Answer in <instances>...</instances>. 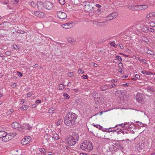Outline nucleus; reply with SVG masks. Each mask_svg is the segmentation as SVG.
Returning <instances> with one entry per match:
<instances>
[{
  "label": "nucleus",
  "mask_w": 155,
  "mask_h": 155,
  "mask_svg": "<svg viewBox=\"0 0 155 155\" xmlns=\"http://www.w3.org/2000/svg\"><path fill=\"white\" fill-rule=\"evenodd\" d=\"M77 117V115L75 113H68L65 117L64 123L68 126H71L74 123Z\"/></svg>",
  "instance_id": "obj_1"
},
{
  "label": "nucleus",
  "mask_w": 155,
  "mask_h": 155,
  "mask_svg": "<svg viewBox=\"0 0 155 155\" xmlns=\"http://www.w3.org/2000/svg\"><path fill=\"white\" fill-rule=\"evenodd\" d=\"M25 100H22L21 101V104H23L25 102Z\"/></svg>",
  "instance_id": "obj_63"
},
{
  "label": "nucleus",
  "mask_w": 155,
  "mask_h": 155,
  "mask_svg": "<svg viewBox=\"0 0 155 155\" xmlns=\"http://www.w3.org/2000/svg\"><path fill=\"white\" fill-rule=\"evenodd\" d=\"M23 128L24 129H28L29 130L31 129V127L29 124L25 123L23 124L22 126Z\"/></svg>",
  "instance_id": "obj_13"
},
{
  "label": "nucleus",
  "mask_w": 155,
  "mask_h": 155,
  "mask_svg": "<svg viewBox=\"0 0 155 155\" xmlns=\"http://www.w3.org/2000/svg\"><path fill=\"white\" fill-rule=\"evenodd\" d=\"M82 78L83 79H87L88 77L87 75H83L81 76Z\"/></svg>",
  "instance_id": "obj_46"
},
{
  "label": "nucleus",
  "mask_w": 155,
  "mask_h": 155,
  "mask_svg": "<svg viewBox=\"0 0 155 155\" xmlns=\"http://www.w3.org/2000/svg\"><path fill=\"white\" fill-rule=\"evenodd\" d=\"M116 58H117L119 61L121 62L122 61V58L120 57L118 55H117L115 57Z\"/></svg>",
  "instance_id": "obj_34"
},
{
  "label": "nucleus",
  "mask_w": 155,
  "mask_h": 155,
  "mask_svg": "<svg viewBox=\"0 0 155 155\" xmlns=\"http://www.w3.org/2000/svg\"><path fill=\"white\" fill-rule=\"evenodd\" d=\"M151 73L150 72L148 71H145V74L147 75H150Z\"/></svg>",
  "instance_id": "obj_52"
},
{
  "label": "nucleus",
  "mask_w": 155,
  "mask_h": 155,
  "mask_svg": "<svg viewBox=\"0 0 155 155\" xmlns=\"http://www.w3.org/2000/svg\"><path fill=\"white\" fill-rule=\"evenodd\" d=\"M54 111V109L53 108H51L48 110V112L49 113L52 114Z\"/></svg>",
  "instance_id": "obj_29"
},
{
  "label": "nucleus",
  "mask_w": 155,
  "mask_h": 155,
  "mask_svg": "<svg viewBox=\"0 0 155 155\" xmlns=\"http://www.w3.org/2000/svg\"><path fill=\"white\" fill-rule=\"evenodd\" d=\"M93 24L99 26H102L104 24L103 22H100L96 21H94Z\"/></svg>",
  "instance_id": "obj_21"
},
{
  "label": "nucleus",
  "mask_w": 155,
  "mask_h": 155,
  "mask_svg": "<svg viewBox=\"0 0 155 155\" xmlns=\"http://www.w3.org/2000/svg\"><path fill=\"white\" fill-rule=\"evenodd\" d=\"M140 26L141 27V30L142 31L145 32V33H147L148 32V27H147L145 26L142 25H143V23L142 22H141L140 23Z\"/></svg>",
  "instance_id": "obj_10"
},
{
  "label": "nucleus",
  "mask_w": 155,
  "mask_h": 155,
  "mask_svg": "<svg viewBox=\"0 0 155 155\" xmlns=\"http://www.w3.org/2000/svg\"><path fill=\"white\" fill-rule=\"evenodd\" d=\"M57 15L59 18L62 19H65L67 17V15L65 13L61 11L58 12L57 13Z\"/></svg>",
  "instance_id": "obj_8"
},
{
  "label": "nucleus",
  "mask_w": 155,
  "mask_h": 155,
  "mask_svg": "<svg viewBox=\"0 0 155 155\" xmlns=\"http://www.w3.org/2000/svg\"><path fill=\"white\" fill-rule=\"evenodd\" d=\"M147 53L151 55H152L153 54V52L151 51H150Z\"/></svg>",
  "instance_id": "obj_64"
},
{
  "label": "nucleus",
  "mask_w": 155,
  "mask_h": 155,
  "mask_svg": "<svg viewBox=\"0 0 155 155\" xmlns=\"http://www.w3.org/2000/svg\"><path fill=\"white\" fill-rule=\"evenodd\" d=\"M143 95L142 93H137L136 96L137 101L139 103L143 104L144 103L143 100Z\"/></svg>",
  "instance_id": "obj_4"
},
{
  "label": "nucleus",
  "mask_w": 155,
  "mask_h": 155,
  "mask_svg": "<svg viewBox=\"0 0 155 155\" xmlns=\"http://www.w3.org/2000/svg\"><path fill=\"white\" fill-rule=\"evenodd\" d=\"M31 94H32L31 93H30V92L28 93L27 94L28 97H30L31 95Z\"/></svg>",
  "instance_id": "obj_60"
},
{
  "label": "nucleus",
  "mask_w": 155,
  "mask_h": 155,
  "mask_svg": "<svg viewBox=\"0 0 155 155\" xmlns=\"http://www.w3.org/2000/svg\"><path fill=\"white\" fill-rule=\"evenodd\" d=\"M52 138L54 139V140H57L59 139V136L57 134L54 133L53 134Z\"/></svg>",
  "instance_id": "obj_20"
},
{
  "label": "nucleus",
  "mask_w": 155,
  "mask_h": 155,
  "mask_svg": "<svg viewBox=\"0 0 155 155\" xmlns=\"http://www.w3.org/2000/svg\"><path fill=\"white\" fill-rule=\"evenodd\" d=\"M34 14L38 17L41 18L43 17L45 15V14L44 13L39 11L35 12Z\"/></svg>",
  "instance_id": "obj_9"
},
{
  "label": "nucleus",
  "mask_w": 155,
  "mask_h": 155,
  "mask_svg": "<svg viewBox=\"0 0 155 155\" xmlns=\"http://www.w3.org/2000/svg\"><path fill=\"white\" fill-rule=\"evenodd\" d=\"M136 59L137 60L139 61L140 62L144 63H145V61L143 59H140L139 57H137L136 58Z\"/></svg>",
  "instance_id": "obj_26"
},
{
  "label": "nucleus",
  "mask_w": 155,
  "mask_h": 155,
  "mask_svg": "<svg viewBox=\"0 0 155 155\" xmlns=\"http://www.w3.org/2000/svg\"><path fill=\"white\" fill-rule=\"evenodd\" d=\"M110 45L111 46L114 47V48H117V45H116L114 42H111L110 43Z\"/></svg>",
  "instance_id": "obj_31"
},
{
  "label": "nucleus",
  "mask_w": 155,
  "mask_h": 155,
  "mask_svg": "<svg viewBox=\"0 0 155 155\" xmlns=\"http://www.w3.org/2000/svg\"><path fill=\"white\" fill-rule=\"evenodd\" d=\"M68 41L71 44H73L74 41L73 39L71 38H68L67 39Z\"/></svg>",
  "instance_id": "obj_25"
},
{
  "label": "nucleus",
  "mask_w": 155,
  "mask_h": 155,
  "mask_svg": "<svg viewBox=\"0 0 155 155\" xmlns=\"http://www.w3.org/2000/svg\"><path fill=\"white\" fill-rule=\"evenodd\" d=\"M74 75L73 73L72 72H70L68 73V75L69 77H72Z\"/></svg>",
  "instance_id": "obj_45"
},
{
  "label": "nucleus",
  "mask_w": 155,
  "mask_h": 155,
  "mask_svg": "<svg viewBox=\"0 0 155 155\" xmlns=\"http://www.w3.org/2000/svg\"><path fill=\"white\" fill-rule=\"evenodd\" d=\"M118 66L119 67L121 68V67H123V64L122 63L120 62L118 64Z\"/></svg>",
  "instance_id": "obj_54"
},
{
  "label": "nucleus",
  "mask_w": 155,
  "mask_h": 155,
  "mask_svg": "<svg viewBox=\"0 0 155 155\" xmlns=\"http://www.w3.org/2000/svg\"><path fill=\"white\" fill-rule=\"evenodd\" d=\"M14 111V110L13 109H11L8 111V114H10L13 113Z\"/></svg>",
  "instance_id": "obj_41"
},
{
  "label": "nucleus",
  "mask_w": 155,
  "mask_h": 155,
  "mask_svg": "<svg viewBox=\"0 0 155 155\" xmlns=\"http://www.w3.org/2000/svg\"><path fill=\"white\" fill-rule=\"evenodd\" d=\"M44 7L47 9L51 10L53 8V5L50 2L46 1L44 3Z\"/></svg>",
  "instance_id": "obj_5"
},
{
  "label": "nucleus",
  "mask_w": 155,
  "mask_h": 155,
  "mask_svg": "<svg viewBox=\"0 0 155 155\" xmlns=\"http://www.w3.org/2000/svg\"><path fill=\"white\" fill-rule=\"evenodd\" d=\"M135 77L137 79H139L140 78V76L139 74H136L135 75Z\"/></svg>",
  "instance_id": "obj_59"
},
{
  "label": "nucleus",
  "mask_w": 155,
  "mask_h": 155,
  "mask_svg": "<svg viewBox=\"0 0 155 155\" xmlns=\"http://www.w3.org/2000/svg\"><path fill=\"white\" fill-rule=\"evenodd\" d=\"M19 0H12V3L14 5L16 4L18 2Z\"/></svg>",
  "instance_id": "obj_35"
},
{
  "label": "nucleus",
  "mask_w": 155,
  "mask_h": 155,
  "mask_svg": "<svg viewBox=\"0 0 155 155\" xmlns=\"http://www.w3.org/2000/svg\"><path fill=\"white\" fill-rule=\"evenodd\" d=\"M150 16L152 18L153 17H155V12H153L150 13Z\"/></svg>",
  "instance_id": "obj_43"
},
{
  "label": "nucleus",
  "mask_w": 155,
  "mask_h": 155,
  "mask_svg": "<svg viewBox=\"0 0 155 155\" xmlns=\"http://www.w3.org/2000/svg\"><path fill=\"white\" fill-rule=\"evenodd\" d=\"M94 126L97 128H98L100 130H101L102 128H103V127L102 126L98 124L94 125Z\"/></svg>",
  "instance_id": "obj_30"
},
{
  "label": "nucleus",
  "mask_w": 155,
  "mask_h": 155,
  "mask_svg": "<svg viewBox=\"0 0 155 155\" xmlns=\"http://www.w3.org/2000/svg\"><path fill=\"white\" fill-rule=\"evenodd\" d=\"M129 9L132 10H140L139 5H135L130 7Z\"/></svg>",
  "instance_id": "obj_12"
},
{
  "label": "nucleus",
  "mask_w": 155,
  "mask_h": 155,
  "mask_svg": "<svg viewBox=\"0 0 155 155\" xmlns=\"http://www.w3.org/2000/svg\"><path fill=\"white\" fill-rule=\"evenodd\" d=\"M11 86L13 87H15L17 86V85L16 83H14L12 84Z\"/></svg>",
  "instance_id": "obj_62"
},
{
  "label": "nucleus",
  "mask_w": 155,
  "mask_h": 155,
  "mask_svg": "<svg viewBox=\"0 0 155 155\" xmlns=\"http://www.w3.org/2000/svg\"><path fill=\"white\" fill-rule=\"evenodd\" d=\"M21 126V125L16 122H13L12 124V127L15 129L17 128L18 127V126Z\"/></svg>",
  "instance_id": "obj_15"
},
{
  "label": "nucleus",
  "mask_w": 155,
  "mask_h": 155,
  "mask_svg": "<svg viewBox=\"0 0 155 155\" xmlns=\"http://www.w3.org/2000/svg\"><path fill=\"white\" fill-rule=\"evenodd\" d=\"M148 32L149 31H151L152 32H153L154 31V29L153 28H148Z\"/></svg>",
  "instance_id": "obj_42"
},
{
  "label": "nucleus",
  "mask_w": 155,
  "mask_h": 155,
  "mask_svg": "<svg viewBox=\"0 0 155 155\" xmlns=\"http://www.w3.org/2000/svg\"><path fill=\"white\" fill-rule=\"evenodd\" d=\"M5 134V132L4 131H0V138H2L4 135Z\"/></svg>",
  "instance_id": "obj_28"
},
{
  "label": "nucleus",
  "mask_w": 155,
  "mask_h": 155,
  "mask_svg": "<svg viewBox=\"0 0 155 155\" xmlns=\"http://www.w3.org/2000/svg\"><path fill=\"white\" fill-rule=\"evenodd\" d=\"M133 28H134V27H133L132 28H130L128 29V30L127 31V36H128L129 35L132 34V32L134 33V31L133 30Z\"/></svg>",
  "instance_id": "obj_14"
},
{
  "label": "nucleus",
  "mask_w": 155,
  "mask_h": 155,
  "mask_svg": "<svg viewBox=\"0 0 155 155\" xmlns=\"http://www.w3.org/2000/svg\"><path fill=\"white\" fill-rule=\"evenodd\" d=\"M4 134L5 135H4L2 138V140L3 141L6 142L12 139V137H11L9 134H7V132H5V134Z\"/></svg>",
  "instance_id": "obj_7"
},
{
  "label": "nucleus",
  "mask_w": 155,
  "mask_h": 155,
  "mask_svg": "<svg viewBox=\"0 0 155 155\" xmlns=\"http://www.w3.org/2000/svg\"><path fill=\"white\" fill-rule=\"evenodd\" d=\"M78 72V73L79 74H83L84 73V71L82 70L81 69H80L79 70Z\"/></svg>",
  "instance_id": "obj_47"
},
{
  "label": "nucleus",
  "mask_w": 155,
  "mask_h": 155,
  "mask_svg": "<svg viewBox=\"0 0 155 155\" xmlns=\"http://www.w3.org/2000/svg\"><path fill=\"white\" fill-rule=\"evenodd\" d=\"M107 18H108V20H111L113 19L112 18V17H111L110 15V14H109L107 16Z\"/></svg>",
  "instance_id": "obj_55"
},
{
  "label": "nucleus",
  "mask_w": 155,
  "mask_h": 155,
  "mask_svg": "<svg viewBox=\"0 0 155 155\" xmlns=\"http://www.w3.org/2000/svg\"><path fill=\"white\" fill-rule=\"evenodd\" d=\"M41 102V100H37L35 101V103L36 104H40Z\"/></svg>",
  "instance_id": "obj_50"
},
{
  "label": "nucleus",
  "mask_w": 155,
  "mask_h": 155,
  "mask_svg": "<svg viewBox=\"0 0 155 155\" xmlns=\"http://www.w3.org/2000/svg\"><path fill=\"white\" fill-rule=\"evenodd\" d=\"M110 81L112 83L117 82V81L116 80L112 79V80H111Z\"/></svg>",
  "instance_id": "obj_58"
},
{
  "label": "nucleus",
  "mask_w": 155,
  "mask_h": 155,
  "mask_svg": "<svg viewBox=\"0 0 155 155\" xmlns=\"http://www.w3.org/2000/svg\"><path fill=\"white\" fill-rule=\"evenodd\" d=\"M9 1L8 0H5L3 2V4H8Z\"/></svg>",
  "instance_id": "obj_53"
},
{
  "label": "nucleus",
  "mask_w": 155,
  "mask_h": 155,
  "mask_svg": "<svg viewBox=\"0 0 155 155\" xmlns=\"http://www.w3.org/2000/svg\"><path fill=\"white\" fill-rule=\"evenodd\" d=\"M118 46L119 47L123 49L124 48L123 46H122L121 45H120L119 44H117V46Z\"/></svg>",
  "instance_id": "obj_56"
},
{
  "label": "nucleus",
  "mask_w": 155,
  "mask_h": 155,
  "mask_svg": "<svg viewBox=\"0 0 155 155\" xmlns=\"http://www.w3.org/2000/svg\"><path fill=\"white\" fill-rule=\"evenodd\" d=\"M17 129L20 132H22L23 131V128L21 127V126H18V127L17 128Z\"/></svg>",
  "instance_id": "obj_37"
},
{
  "label": "nucleus",
  "mask_w": 155,
  "mask_h": 155,
  "mask_svg": "<svg viewBox=\"0 0 155 155\" xmlns=\"http://www.w3.org/2000/svg\"><path fill=\"white\" fill-rule=\"evenodd\" d=\"M65 87V86L62 84H60L58 86V89L60 90H61L64 89Z\"/></svg>",
  "instance_id": "obj_23"
},
{
  "label": "nucleus",
  "mask_w": 155,
  "mask_h": 155,
  "mask_svg": "<svg viewBox=\"0 0 155 155\" xmlns=\"http://www.w3.org/2000/svg\"><path fill=\"white\" fill-rule=\"evenodd\" d=\"M17 75L19 77H22V74L21 73V72L18 71L17 72Z\"/></svg>",
  "instance_id": "obj_51"
},
{
  "label": "nucleus",
  "mask_w": 155,
  "mask_h": 155,
  "mask_svg": "<svg viewBox=\"0 0 155 155\" xmlns=\"http://www.w3.org/2000/svg\"><path fill=\"white\" fill-rule=\"evenodd\" d=\"M59 2L61 5H64L65 3L64 0H58Z\"/></svg>",
  "instance_id": "obj_38"
},
{
  "label": "nucleus",
  "mask_w": 155,
  "mask_h": 155,
  "mask_svg": "<svg viewBox=\"0 0 155 155\" xmlns=\"http://www.w3.org/2000/svg\"><path fill=\"white\" fill-rule=\"evenodd\" d=\"M71 25V24L70 23H68L67 24H65L62 25L61 26L64 28H69L71 27L70 26Z\"/></svg>",
  "instance_id": "obj_18"
},
{
  "label": "nucleus",
  "mask_w": 155,
  "mask_h": 155,
  "mask_svg": "<svg viewBox=\"0 0 155 155\" xmlns=\"http://www.w3.org/2000/svg\"><path fill=\"white\" fill-rule=\"evenodd\" d=\"M5 54L6 55H10L11 54V52L9 51H7L5 52Z\"/></svg>",
  "instance_id": "obj_48"
},
{
  "label": "nucleus",
  "mask_w": 155,
  "mask_h": 155,
  "mask_svg": "<svg viewBox=\"0 0 155 155\" xmlns=\"http://www.w3.org/2000/svg\"><path fill=\"white\" fill-rule=\"evenodd\" d=\"M31 4L32 6L35 7L36 5V3L33 1H32L31 2Z\"/></svg>",
  "instance_id": "obj_39"
},
{
  "label": "nucleus",
  "mask_w": 155,
  "mask_h": 155,
  "mask_svg": "<svg viewBox=\"0 0 155 155\" xmlns=\"http://www.w3.org/2000/svg\"><path fill=\"white\" fill-rule=\"evenodd\" d=\"M63 96L65 97V98L67 99H68L70 97V96L67 93L64 94Z\"/></svg>",
  "instance_id": "obj_27"
},
{
  "label": "nucleus",
  "mask_w": 155,
  "mask_h": 155,
  "mask_svg": "<svg viewBox=\"0 0 155 155\" xmlns=\"http://www.w3.org/2000/svg\"><path fill=\"white\" fill-rule=\"evenodd\" d=\"M139 6L140 10H144L147 8L148 7V5H140Z\"/></svg>",
  "instance_id": "obj_16"
},
{
  "label": "nucleus",
  "mask_w": 155,
  "mask_h": 155,
  "mask_svg": "<svg viewBox=\"0 0 155 155\" xmlns=\"http://www.w3.org/2000/svg\"><path fill=\"white\" fill-rule=\"evenodd\" d=\"M125 125L124 124H119L118 125H116L114 127V128L116 127H119V126H121L122 128H124L125 127ZM113 128H114V127H113Z\"/></svg>",
  "instance_id": "obj_32"
},
{
  "label": "nucleus",
  "mask_w": 155,
  "mask_h": 155,
  "mask_svg": "<svg viewBox=\"0 0 155 155\" xmlns=\"http://www.w3.org/2000/svg\"><path fill=\"white\" fill-rule=\"evenodd\" d=\"M40 151L41 152H43V153L45 152V151L44 148H41L40 149Z\"/></svg>",
  "instance_id": "obj_57"
},
{
  "label": "nucleus",
  "mask_w": 155,
  "mask_h": 155,
  "mask_svg": "<svg viewBox=\"0 0 155 155\" xmlns=\"http://www.w3.org/2000/svg\"><path fill=\"white\" fill-rule=\"evenodd\" d=\"M146 18L147 19H149L148 20H153V18H152L150 16V14H149L147 15L146 16Z\"/></svg>",
  "instance_id": "obj_33"
},
{
  "label": "nucleus",
  "mask_w": 155,
  "mask_h": 155,
  "mask_svg": "<svg viewBox=\"0 0 155 155\" xmlns=\"http://www.w3.org/2000/svg\"><path fill=\"white\" fill-rule=\"evenodd\" d=\"M123 85L124 86H127V87H128V86H129V83L124 84H123Z\"/></svg>",
  "instance_id": "obj_61"
},
{
  "label": "nucleus",
  "mask_w": 155,
  "mask_h": 155,
  "mask_svg": "<svg viewBox=\"0 0 155 155\" xmlns=\"http://www.w3.org/2000/svg\"><path fill=\"white\" fill-rule=\"evenodd\" d=\"M108 89V85H103L100 87V89L102 91H105Z\"/></svg>",
  "instance_id": "obj_19"
},
{
  "label": "nucleus",
  "mask_w": 155,
  "mask_h": 155,
  "mask_svg": "<svg viewBox=\"0 0 155 155\" xmlns=\"http://www.w3.org/2000/svg\"><path fill=\"white\" fill-rule=\"evenodd\" d=\"M142 40L143 41H144L146 42H147L149 41L145 37H143V38Z\"/></svg>",
  "instance_id": "obj_44"
},
{
  "label": "nucleus",
  "mask_w": 155,
  "mask_h": 155,
  "mask_svg": "<svg viewBox=\"0 0 155 155\" xmlns=\"http://www.w3.org/2000/svg\"><path fill=\"white\" fill-rule=\"evenodd\" d=\"M61 119H59L57 122L56 123V125L57 126H59L61 123Z\"/></svg>",
  "instance_id": "obj_49"
},
{
  "label": "nucleus",
  "mask_w": 155,
  "mask_h": 155,
  "mask_svg": "<svg viewBox=\"0 0 155 155\" xmlns=\"http://www.w3.org/2000/svg\"><path fill=\"white\" fill-rule=\"evenodd\" d=\"M153 20H148V23L150 25L151 27H155V22L153 21L154 19L153 18Z\"/></svg>",
  "instance_id": "obj_17"
},
{
  "label": "nucleus",
  "mask_w": 155,
  "mask_h": 155,
  "mask_svg": "<svg viewBox=\"0 0 155 155\" xmlns=\"http://www.w3.org/2000/svg\"><path fill=\"white\" fill-rule=\"evenodd\" d=\"M37 6L38 9L41 10L44 8V3L41 1H39L37 2Z\"/></svg>",
  "instance_id": "obj_11"
},
{
  "label": "nucleus",
  "mask_w": 155,
  "mask_h": 155,
  "mask_svg": "<svg viewBox=\"0 0 155 155\" xmlns=\"http://www.w3.org/2000/svg\"><path fill=\"white\" fill-rule=\"evenodd\" d=\"M111 17H112V18L114 19L117 17L118 15V13L117 12H114L111 14H110Z\"/></svg>",
  "instance_id": "obj_22"
},
{
  "label": "nucleus",
  "mask_w": 155,
  "mask_h": 155,
  "mask_svg": "<svg viewBox=\"0 0 155 155\" xmlns=\"http://www.w3.org/2000/svg\"><path fill=\"white\" fill-rule=\"evenodd\" d=\"M79 138V135L78 133L75 132L73 133L72 135L68 138L66 142L70 146L74 145Z\"/></svg>",
  "instance_id": "obj_3"
},
{
  "label": "nucleus",
  "mask_w": 155,
  "mask_h": 155,
  "mask_svg": "<svg viewBox=\"0 0 155 155\" xmlns=\"http://www.w3.org/2000/svg\"><path fill=\"white\" fill-rule=\"evenodd\" d=\"M9 135H10L11 137H12V139L16 135V134L15 133H10L9 134Z\"/></svg>",
  "instance_id": "obj_36"
},
{
  "label": "nucleus",
  "mask_w": 155,
  "mask_h": 155,
  "mask_svg": "<svg viewBox=\"0 0 155 155\" xmlns=\"http://www.w3.org/2000/svg\"><path fill=\"white\" fill-rule=\"evenodd\" d=\"M29 107L27 105H23L21 107V109H22L23 110H27Z\"/></svg>",
  "instance_id": "obj_24"
},
{
  "label": "nucleus",
  "mask_w": 155,
  "mask_h": 155,
  "mask_svg": "<svg viewBox=\"0 0 155 155\" xmlns=\"http://www.w3.org/2000/svg\"><path fill=\"white\" fill-rule=\"evenodd\" d=\"M80 148L83 150L89 152L93 150V146L91 142L87 140H84L81 143Z\"/></svg>",
  "instance_id": "obj_2"
},
{
  "label": "nucleus",
  "mask_w": 155,
  "mask_h": 155,
  "mask_svg": "<svg viewBox=\"0 0 155 155\" xmlns=\"http://www.w3.org/2000/svg\"><path fill=\"white\" fill-rule=\"evenodd\" d=\"M31 138L29 136H26L22 140L21 143L23 145H25L28 144L31 141Z\"/></svg>",
  "instance_id": "obj_6"
},
{
  "label": "nucleus",
  "mask_w": 155,
  "mask_h": 155,
  "mask_svg": "<svg viewBox=\"0 0 155 155\" xmlns=\"http://www.w3.org/2000/svg\"><path fill=\"white\" fill-rule=\"evenodd\" d=\"M115 86V84H112L111 86H110L109 84L108 85V87L109 88H113L114 86Z\"/></svg>",
  "instance_id": "obj_40"
}]
</instances>
